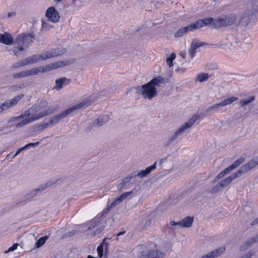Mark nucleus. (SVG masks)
<instances>
[{"label": "nucleus", "instance_id": "1", "mask_svg": "<svg viewBox=\"0 0 258 258\" xmlns=\"http://www.w3.org/2000/svg\"><path fill=\"white\" fill-rule=\"evenodd\" d=\"M48 104V102L46 100H42L39 104H34L28 109L26 110L23 114L19 116L15 117L17 120H19L20 118L25 117L23 120L20 121L16 124V127H20L28 123L37 120L44 116L50 114L54 110L52 108H48L45 110H43Z\"/></svg>", "mask_w": 258, "mask_h": 258}, {"label": "nucleus", "instance_id": "2", "mask_svg": "<svg viewBox=\"0 0 258 258\" xmlns=\"http://www.w3.org/2000/svg\"><path fill=\"white\" fill-rule=\"evenodd\" d=\"M165 84V79L162 76L154 77L148 83L136 87L138 93L142 94L145 99H152L157 94L156 87H159L161 85Z\"/></svg>", "mask_w": 258, "mask_h": 258}, {"label": "nucleus", "instance_id": "3", "mask_svg": "<svg viewBox=\"0 0 258 258\" xmlns=\"http://www.w3.org/2000/svg\"><path fill=\"white\" fill-rule=\"evenodd\" d=\"M68 64V63L63 61H58L55 62L49 63L45 66L33 68L29 70L22 71L13 75L14 78H20L26 77L31 75H36L39 73H44L50 71L51 70H55L59 68L64 67Z\"/></svg>", "mask_w": 258, "mask_h": 258}, {"label": "nucleus", "instance_id": "4", "mask_svg": "<svg viewBox=\"0 0 258 258\" xmlns=\"http://www.w3.org/2000/svg\"><path fill=\"white\" fill-rule=\"evenodd\" d=\"M65 52L66 50L64 49L59 50V48H57L52 50L51 52H46L41 54H34L20 61L18 65H14L13 68H17L31 63H34L39 60H43L47 58L60 55L64 53Z\"/></svg>", "mask_w": 258, "mask_h": 258}, {"label": "nucleus", "instance_id": "5", "mask_svg": "<svg viewBox=\"0 0 258 258\" xmlns=\"http://www.w3.org/2000/svg\"><path fill=\"white\" fill-rule=\"evenodd\" d=\"M92 103V101L90 99H87L85 100L80 102L77 105L73 106V107L70 108L69 109L62 111L60 114L56 115L53 117H52L50 120L49 122H43L40 124H39L38 126V128L39 130H43L45 129L48 127L49 124L55 123L60 120L62 118L66 116L68 114L70 113H72L73 111L80 109L82 107H86L90 105Z\"/></svg>", "mask_w": 258, "mask_h": 258}, {"label": "nucleus", "instance_id": "6", "mask_svg": "<svg viewBox=\"0 0 258 258\" xmlns=\"http://www.w3.org/2000/svg\"><path fill=\"white\" fill-rule=\"evenodd\" d=\"M35 40V37L32 34H21L17 36L15 41L13 52L14 54L18 56L19 52L23 51L24 48L28 47Z\"/></svg>", "mask_w": 258, "mask_h": 258}, {"label": "nucleus", "instance_id": "7", "mask_svg": "<svg viewBox=\"0 0 258 258\" xmlns=\"http://www.w3.org/2000/svg\"><path fill=\"white\" fill-rule=\"evenodd\" d=\"M236 21V17L234 16L227 17L226 16L222 18H218L214 19L213 26L215 28H219L233 24Z\"/></svg>", "mask_w": 258, "mask_h": 258}, {"label": "nucleus", "instance_id": "8", "mask_svg": "<svg viewBox=\"0 0 258 258\" xmlns=\"http://www.w3.org/2000/svg\"><path fill=\"white\" fill-rule=\"evenodd\" d=\"M242 174V171H237L234 174H232L230 176L228 177L225 178L224 179L221 180L217 185H216L215 187L212 188L211 189V191L212 192H215L218 191L219 190L220 187H225L229 184H230L233 180L236 179L237 177L240 176Z\"/></svg>", "mask_w": 258, "mask_h": 258}, {"label": "nucleus", "instance_id": "9", "mask_svg": "<svg viewBox=\"0 0 258 258\" xmlns=\"http://www.w3.org/2000/svg\"><path fill=\"white\" fill-rule=\"evenodd\" d=\"M45 16L48 20L52 23H56L60 20V15L53 7L47 9L45 12Z\"/></svg>", "mask_w": 258, "mask_h": 258}, {"label": "nucleus", "instance_id": "10", "mask_svg": "<svg viewBox=\"0 0 258 258\" xmlns=\"http://www.w3.org/2000/svg\"><path fill=\"white\" fill-rule=\"evenodd\" d=\"M24 96L23 94H19L16 96L14 98L10 100H7L4 103L0 105V113L4 110L7 109L11 106L15 105L18 102L20 101Z\"/></svg>", "mask_w": 258, "mask_h": 258}, {"label": "nucleus", "instance_id": "11", "mask_svg": "<svg viewBox=\"0 0 258 258\" xmlns=\"http://www.w3.org/2000/svg\"><path fill=\"white\" fill-rule=\"evenodd\" d=\"M199 116L197 114L194 115L188 121L185 122L184 124L181 126L175 133L174 136L172 140L176 138L179 135L181 134L186 128L190 127L192 126L195 121L198 119Z\"/></svg>", "mask_w": 258, "mask_h": 258}, {"label": "nucleus", "instance_id": "12", "mask_svg": "<svg viewBox=\"0 0 258 258\" xmlns=\"http://www.w3.org/2000/svg\"><path fill=\"white\" fill-rule=\"evenodd\" d=\"M205 45H206V43L199 41L196 39H194L191 43L190 47L189 50V53L191 58H192L195 56L197 52V49Z\"/></svg>", "mask_w": 258, "mask_h": 258}, {"label": "nucleus", "instance_id": "13", "mask_svg": "<svg viewBox=\"0 0 258 258\" xmlns=\"http://www.w3.org/2000/svg\"><path fill=\"white\" fill-rule=\"evenodd\" d=\"M0 42L6 45H12L14 43V39L12 35L8 32L0 33Z\"/></svg>", "mask_w": 258, "mask_h": 258}, {"label": "nucleus", "instance_id": "14", "mask_svg": "<svg viewBox=\"0 0 258 258\" xmlns=\"http://www.w3.org/2000/svg\"><path fill=\"white\" fill-rule=\"evenodd\" d=\"M133 193L132 191H128V192H125L123 194H122L118 198L116 199L112 203L110 204L109 205H107L106 207V209L107 210H110V209H111L112 207L115 206L118 203L124 200L126 198H127L128 196L132 195Z\"/></svg>", "mask_w": 258, "mask_h": 258}, {"label": "nucleus", "instance_id": "15", "mask_svg": "<svg viewBox=\"0 0 258 258\" xmlns=\"http://www.w3.org/2000/svg\"><path fill=\"white\" fill-rule=\"evenodd\" d=\"M237 99H238L237 97L232 96L229 98L224 99V100L222 101L219 103H217L213 105H212L211 106L209 107V110H212V109L217 108V107H218L219 106H223L229 105V104H231V103H232L233 102L236 101Z\"/></svg>", "mask_w": 258, "mask_h": 258}, {"label": "nucleus", "instance_id": "16", "mask_svg": "<svg viewBox=\"0 0 258 258\" xmlns=\"http://www.w3.org/2000/svg\"><path fill=\"white\" fill-rule=\"evenodd\" d=\"M225 250V247H219L210 253H208L207 255L202 256L201 258H214L217 257L223 252Z\"/></svg>", "mask_w": 258, "mask_h": 258}, {"label": "nucleus", "instance_id": "17", "mask_svg": "<svg viewBox=\"0 0 258 258\" xmlns=\"http://www.w3.org/2000/svg\"><path fill=\"white\" fill-rule=\"evenodd\" d=\"M258 164V161H256L254 160H251L248 163L245 164L242 167H241V169L238 170V171H242V173L243 172H246L249 171V170L252 169L255 166H256Z\"/></svg>", "mask_w": 258, "mask_h": 258}, {"label": "nucleus", "instance_id": "18", "mask_svg": "<svg viewBox=\"0 0 258 258\" xmlns=\"http://www.w3.org/2000/svg\"><path fill=\"white\" fill-rule=\"evenodd\" d=\"M70 82V79H68L65 77L61 78L56 80L55 88L57 89H60L62 88L63 85H68Z\"/></svg>", "mask_w": 258, "mask_h": 258}, {"label": "nucleus", "instance_id": "19", "mask_svg": "<svg viewBox=\"0 0 258 258\" xmlns=\"http://www.w3.org/2000/svg\"><path fill=\"white\" fill-rule=\"evenodd\" d=\"M193 221V217L189 216L185 217L180 221V226L182 227H189L192 225Z\"/></svg>", "mask_w": 258, "mask_h": 258}, {"label": "nucleus", "instance_id": "20", "mask_svg": "<svg viewBox=\"0 0 258 258\" xmlns=\"http://www.w3.org/2000/svg\"><path fill=\"white\" fill-rule=\"evenodd\" d=\"M202 22H203V20L199 19L192 23L189 24L188 25V27L189 28V30H190V31H191L193 30L198 29H200V28L203 27V24L202 23Z\"/></svg>", "mask_w": 258, "mask_h": 258}, {"label": "nucleus", "instance_id": "21", "mask_svg": "<svg viewBox=\"0 0 258 258\" xmlns=\"http://www.w3.org/2000/svg\"><path fill=\"white\" fill-rule=\"evenodd\" d=\"M189 31H190V30H189V28L188 26L181 27L175 33L174 36L175 37H180L182 36L187 32Z\"/></svg>", "mask_w": 258, "mask_h": 258}, {"label": "nucleus", "instance_id": "22", "mask_svg": "<svg viewBox=\"0 0 258 258\" xmlns=\"http://www.w3.org/2000/svg\"><path fill=\"white\" fill-rule=\"evenodd\" d=\"M109 119V116L107 115H103L102 116H100L97 119L96 124L97 126H101L106 122H107Z\"/></svg>", "mask_w": 258, "mask_h": 258}, {"label": "nucleus", "instance_id": "23", "mask_svg": "<svg viewBox=\"0 0 258 258\" xmlns=\"http://www.w3.org/2000/svg\"><path fill=\"white\" fill-rule=\"evenodd\" d=\"M39 145V142L32 143L26 145L24 147L19 149L14 155V157L16 156L20 153L23 150L29 149L30 147H35Z\"/></svg>", "mask_w": 258, "mask_h": 258}, {"label": "nucleus", "instance_id": "24", "mask_svg": "<svg viewBox=\"0 0 258 258\" xmlns=\"http://www.w3.org/2000/svg\"><path fill=\"white\" fill-rule=\"evenodd\" d=\"M245 160V159L244 157H240L237 159L236 161L234 162V163L231 165L230 166H228V168L229 169V170L231 171L233 169L236 168L238 167L241 163L243 162Z\"/></svg>", "mask_w": 258, "mask_h": 258}, {"label": "nucleus", "instance_id": "25", "mask_svg": "<svg viewBox=\"0 0 258 258\" xmlns=\"http://www.w3.org/2000/svg\"><path fill=\"white\" fill-rule=\"evenodd\" d=\"M111 238H105L102 242L100 243V244L98 246L97 250L98 255L99 257H102L103 254V244H105V242L106 240H110Z\"/></svg>", "mask_w": 258, "mask_h": 258}, {"label": "nucleus", "instance_id": "26", "mask_svg": "<svg viewBox=\"0 0 258 258\" xmlns=\"http://www.w3.org/2000/svg\"><path fill=\"white\" fill-rule=\"evenodd\" d=\"M203 20L202 24L203 26H206L208 25L212 24L213 25V23L214 21V19L213 18L209 17V18H204L203 19H201Z\"/></svg>", "mask_w": 258, "mask_h": 258}, {"label": "nucleus", "instance_id": "27", "mask_svg": "<svg viewBox=\"0 0 258 258\" xmlns=\"http://www.w3.org/2000/svg\"><path fill=\"white\" fill-rule=\"evenodd\" d=\"M231 171L229 170V169L228 167H227L223 171H222L219 173L218 176L214 179L213 181H216L218 179L223 177L225 174H228Z\"/></svg>", "mask_w": 258, "mask_h": 258}, {"label": "nucleus", "instance_id": "28", "mask_svg": "<svg viewBox=\"0 0 258 258\" xmlns=\"http://www.w3.org/2000/svg\"><path fill=\"white\" fill-rule=\"evenodd\" d=\"M48 238V237L46 235L40 237L36 242V245L37 247H40L42 246L45 243L46 240Z\"/></svg>", "mask_w": 258, "mask_h": 258}, {"label": "nucleus", "instance_id": "29", "mask_svg": "<svg viewBox=\"0 0 258 258\" xmlns=\"http://www.w3.org/2000/svg\"><path fill=\"white\" fill-rule=\"evenodd\" d=\"M176 54L172 53L170 54V56L167 58L166 62L169 67L173 66V60L175 58Z\"/></svg>", "mask_w": 258, "mask_h": 258}, {"label": "nucleus", "instance_id": "30", "mask_svg": "<svg viewBox=\"0 0 258 258\" xmlns=\"http://www.w3.org/2000/svg\"><path fill=\"white\" fill-rule=\"evenodd\" d=\"M99 221L97 219H93L88 225V229H92L98 225Z\"/></svg>", "mask_w": 258, "mask_h": 258}, {"label": "nucleus", "instance_id": "31", "mask_svg": "<svg viewBox=\"0 0 258 258\" xmlns=\"http://www.w3.org/2000/svg\"><path fill=\"white\" fill-rule=\"evenodd\" d=\"M197 79L200 82H203L208 80V75L206 73H201L198 75Z\"/></svg>", "mask_w": 258, "mask_h": 258}, {"label": "nucleus", "instance_id": "32", "mask_svg": "<svg viewBox=\"0 0 258 258\" xmlns=\"http://www.w3.org/2000/svg\"><path fill=\"white\" fill-rule=\"evenodd\" d=\"M254 96H250L249 97V98L247 100H241L240 102V104L242 106H243L245 105L246 104H247L251 102L252 101H253L254 100Z\"/></svg>", "mask_w": 258, "mask_h": 258}, {"label": "nucleus", "instance_id": "33", "mask_svg": "<svg viewBox=\"0 0 258 258\" xmlns=\"http://www.w3.org/2000/svg\"><path fill=\"white\" fill-rule=\"evenodd\" d=\"M156 162H155L151 166L148 167L147 168H146V169L145 170L146 171V174L148 175L151 172L152 170L155 169L156 168Z\"/></svg>", "mask_w": 258, "mask_h": 258}, {"label": "nucleus", "instance_id": "34", "mask_svg": "<svg viewBox=\"0 0 258 258\" xmlns=\"http://www.w3.org/2000/svg\"><path fill=\"white\" fill-rule=\"evenodd\" d=\"M255 242H258V235H257L256 237H253L251 239V240L250 241L246 242L244 245L246 246H250L251 244Z\"/></svg>", "mask_w": 258, "mask_h": 258}, {"label": "nucleus", "instance_id": "35", "mask_svg": "<svg viewBox=\"0 0 258 258\" xmlns=\"http://www.w3.org/2000/svg\"><path fill=\"white\" fill-rule=\"evenodd\" d=\"M18 246V243H14L11 247H10L8 250L6 252V253L10 252V251H13L15 250H16Z\"/></svg>", "mask_w": 258, "mask_h": 258}, {"label": "nucleus", "instance_id": "36", "mask_svg": "<svg viewBox=\"0 0 258 258\" xmlns=\"http://www.w3.org/2000/svg\"><path fill=\"white\" fill-rule=\"evenodd\" d=\"M137 175L140 177H145L147 175L145 170H142L138 173Z\"/></svg>", "mask_w": 258, "mask_h": 258}, {"label": "nucleus", "instance_id": "37", "mask_svg": "<svg viewBox=\"0 0 258 258\" xmlns=\"http://www.w3.org/2000/svg\"><path fill=\"white\" fill-rule=\"evenodd\" d=\"M76 233V231L73 230L72 231H70V232L66 233V236L71 237V236H73V235H74Z\"/></svg>", "mask_w": 258, "mask_h": 258}, {"label": "nucleus", "instance_id": "38", "mask_svg": "<svg viewBox=\"0 0 258 258\" xmlns=\"http://www.w3.org/2000/svg\"><path fill=\"white\" fill-rule=\"evenodd\" d=\"M22 87L21 85H15L12 87V89L14 91L19 90L21 89Z\"/></svg>", "mask_w": 258, "mask_h": 258}, {"label": "nucleus", "instance_id": "39", "mask_svg": "<svg viewBox=\"0 0 258 258\" xmlns=\"http://www.w3.org/2000/svg\"><path fill=\"white\" fill-rule=\"evenodd\" d=\"M170 225L172 226H174L176 225L180 226V221L178 222H176L175 221H172L170 222Z\"/></svg>", "mask_w": 258, "mask_h": 258}, {"label": "nucleus", "instance_id": "40", "mask_svg": "<svg viewBox=\"0 0 258 258\" xmlns=\"http://www.w3.org/2000/svg\"><path fill=\"white\" fill-rule=\"evenodd\" d=\"M151 224V219H148L147 221L146 224H145L144 227H145L146 226H149Z\"/></svg>", "mask_w": 258, "mask_h": 258}, {"label": "nucleus", "instance_id": "41", "mask_svg": "<svg viewBox=\"0 0 258 258\" xmlns=\"http://www.w3.org/2000/svg\"><path fill=\"white\" fill-rule=\"evenodd\" d=\"M256 224H258V218L256 219H255L251 223L252 225H255Z\"/></svg>", "mask_w": 258, "mask_h": 258}, {"label": "nucleus", "instance_id": "42", "mask_svg": "<svg viewBox=\"0 0 258 258\" xmlns=\"http://www.w3.org/2000/svg\"><path fill=\"white\" fill-rule=\"evenodd\" d=\"M125 233V231H123L122 232H119L118 233H117L116 234V236L118 237V236H119L123 234H124Z\"/></svg>", "mask_w": 258, "mask_h": 258}, {"label": "nucleus", "instance_id": "43", "mask_svg": "<svg viewBox=\"0 0 258 258\" xmlns=\"http://www.w3.org/2000/svg\"><path fill=\"white\" fill-rule=\"evenodd\" d=\"M16 13L15 12L10 13L8 14V17H11L12 16H15Z\"/></svg>", "mask_w": 258, "mask_h": 258}, {"label": "nucleus", "instance_id": "44", "mask_svg": "<svg viewBox=\"0 0 258 258\" xmlns=\"http://www.w3.org/2000/svg\"><path fill=\"white\" fill-rule=\"evenodd\" d=\"M132 178V176L130 177H126V179H127V182H128V181H130L131 180V179Z\"/></svg>", "mask_w": 258, "mask_h": 258}, {"label": "nucleus", "instance_id": "45", "mask_svg": "<svg viewBox=\"0 0 258 258\" xmlns=\"http://www.w3.org/2000/svg\"><path fill=\"white\" fill-rule=\"evenodd\" d=\"M87 258H96V257H93V256H92V255H89L87 256Z\"/></svg>", "mask_w": 258, "mask_h": 258}, {"label": "nucleus", "instance_id": "46", "mask_svg": "<svg viewBox=\"0 0 258 258\" xmlns=\"http://www.w3.org/2000/svg\"><path fill=\"white\" fill-rule=\"evenodd\" d=\"M44 189V188H42L41 189L40 188H38L37 190H36V191H40V190H42Z\"/></svg>", "mask_w": 258, "mask_h": 258}, {"label": "nucleus", "instance_id": "47", "mask_svg": "<svg viewBox=\"0 0 258 258\" xmlns=\"http://www.w3.org/2000/svg\"><path fill=\"white\" fill-rule=\"evenodd\" d=\"M106 246H105V250H106L107 249L108 243H106Z\"/></svg>", "mask_w": 258, "mask_h": 258}, {"label": "nucleus", "instance_id": "48", "mask_svg": "<svg viewBox=\"0 0 258 258\" xmlns=\"http://www.w3.org/2000/svg\"><path fill=\"white\" fill-rule=\"evenodd\" d=\"M44 23L43 22V23H42V27L44 26Z\"/></svg>", "mask_w": 258, "mask_h": 258}]
</instances>
